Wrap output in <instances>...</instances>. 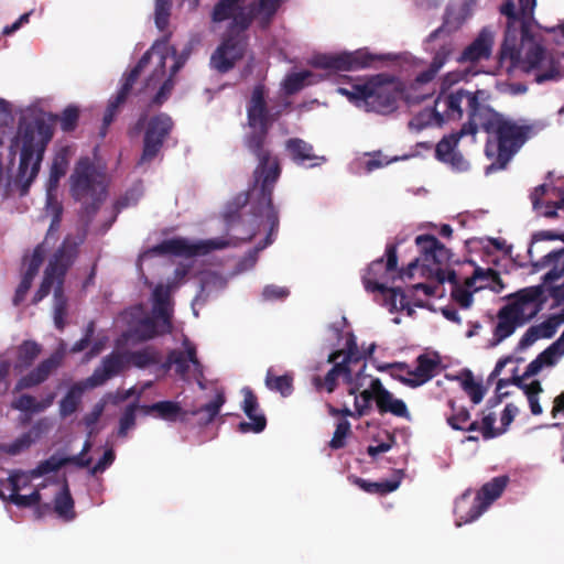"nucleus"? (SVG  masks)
Listing matches in <instances>:
<instances>
[{
  "label": "nucleus",
  "mask_w": 564,
  "mask_h": 564,
  "mask_svg": "<svg viewBox=\"0 0 564 564\" xmlns=\"http://www.w3.org/2000/svg\"><path fill=\"white\" fill-rule=\"evenodd\" d=\"M270 130H249L243 137V147L257 161L252 172V184L247 192L240 193L234 202L235 209L224 214L229 230L241 240L250 241L267 227V236L259 249H264L274 240L278 234L280 219L279 212L273 205L272 194L279 181L282 167L279 158L271 149Z\"/></svg>",
  "instance_id": "1"
},
{
  "label": "nucleus",
  "mask_w": 564,
  "mask_h": 564,
  "mask_svg": "<svg viewBox=\"0 0 564 564\" xmlns=\"http://www.w3.org/2000/svg\"><path fill=\"white\" fill-rule=\"evenodd\" d=\"M484 101V90L469 91L460 88L456 93L440 98L437 105L441 102L445 105L444 113L447 119H462L463 105L471 107V116L477 131L481 128L489 134L485 153L491 163L486 167V173H492L507 167L529 139L532 128L507 119Z\"/></svg>",
  "instance_id": "2"
},
{
  "label": "nucleus",
  "mask_w": 564,
  "mask_h": 564,
  "mask_svg": "<svg viewBox=\"0 0 564 564\" xmlns=\"http://www.w3.org/2000/svg\"><path fill=\"white\" fill-rule=\"evenodd\" d=\"M518 1L519 9L516 8L513 0H507L500 7V13L507 18V24L498 62L508 73L513 69L531 73L541 68L545 59V48L531 31L536 0Z\"/></svg>",
  "instance_id": "3"
},
{
  "label": "nucleus",
  "mask_w": 564,
  "mask_h": 564,
  "mask_svg": "<svg viewBox=\"0 0 564 564\" xmlns=\"http://www.w3.org/2000/svg\"><path fill=\"white\" fill-rule=\"evenodd\" d=\"M210 19L214 23L230 20L220 44L210 57V66L218 73L226 74L245 56L251 15L248 14L245 0H218L213 8Z\"/></svg>",
  "instance_id": "4"
},
{
  "label": "nucleus",
  "mask_w": 564,
  "mask_h": 564,
  "mask_svg": "<svg viewBox=\"0 0 564 564\" xmlns=\"http://www.w3.org/2000/svg\"><path fill=\"white\" fill-rule=\"evenodd\" d=\"M337 91L347 97L349 101L367 111L387 115L397 109L400 91L395 88L393 78L377 74L358 79L349 87H338Z\"/></svg>",
  "instance_id": "5"
},
{
  "label": "nucleus",
  "mask_w": 564,
  "mask_h": 564,
  "mask_svg": "<svg viewBox=\"0 0 564 564\" xmlns=\"http://www.w3.org/2000/svg\"><path fill=\"white\" fill-rule=\"evenodd\" d=\"M21 137L18 177L22 181L21 194L24 195L40 172L44 152L53 138V128L45 119L37 118L22 128Z\"/></svg>",
  "instance_id": "6"
},
{
  "label": "nucleus",
  "mask_w": 564,
  "mask_h": 564,
  "mask_svg": "<svg viewBox=\"0 0 564 564\" xmlns=\"http://www.w3.org/2000/svg\"><path fill=\"white\" fill-rule=\"evenodd\" d=\"M386 257L373 260L367 268L362 275V283L368 292L381 293L390 303L391 311L403 310L408 306L406 296L400 288H391L390 283H393L397 275H401L405 270L398 272V248L397 245L390 243L386 247Z\"/></svg>",
  "instance_id": "7"
},
{
  "label": "nucleus",
  "mask_w": 564,
  "mask_h": 564,
  "mask_svg": "<svg viewBox=\"0 0 564 564\" xmlns=\"http://www.w3.org/2000/svg\"><path fill=\"white\" fill-rule=\"evenodd\" d=\"M160 359L159 350L152 346H147L139 350L112 351L101 359L100 365L87 378V384L91 388L100 387L108 380L119 376L130 366L145 369L158 365Z\"/></svg>",
  "instance_id": "8"
},
{
  "label": "nucleus",
  "mask_w": 564,
  "mask_h": 564,
  "mask_svg": "<svg viewBox=\"0 0 564 564\" xmlns=\"http://www.w3.org/2000/svg\"><path fill=\"white\" fill-rule=\"evenodd\" d=\"M69 183L75 200L82 202L88 198L91 200L85 203L83 208L88 217H93L106 198L105 175L97 170L89 158H82L76 163Z\"/></svg>",
  "instance_id": "9"
},
{
  "label": "nucleus",
  "mask_w": 564,
  "mask_h": 564,
  "mask_svg": "<svg viewBox=\"0 0 564 564\" xmlns=\"http://www.w3.org/2000/svg\"><path fill=\"white\" fill-rule=\"evenodd\" d=\"M173 128L174 122L165 112H160L150 118L145 113L139 117L135 124L128 131L130 137H134L144 129L143 148L138 162L139 165L150 163L158 156Z\"/></svg>",
  "instance_id": "10"
},
{
  "label": "nucleus",
  "mask_w": 564,
  "mask_h": 564,
  "mask_svg": "<svg viewBox=\"0 0 564 564\" xmlns=\"http://www.w3.org/2000/svg\"><path fill=\"white\" fill-rule=\"evenodd\" d=\"M78 256V245L70 238H65L50 259L44 270L42 282L33 295L32 304L36 305L45 299L53 285H64L65 276Z\"/></svg>",
  "instance_id": "11"
},
{
  "label": "nucleus",
  "mask_w": 564,
  "mask_h": 564,
  "mask_svg": "<svg viewBox=\"0 0 564 564\" xmlns=\"http://www.w3.org/2000/svg\"><path fill=\"white\" fill-rule=\"evenodd\" d=\"M159 48L158 44H154L150 50H148L138 61L135 66L127 74H124L122 78V84L117 91L116 95H113L106 107L104 117H102V124L100 127L99 134L101 138H105L108 133V129L110 124L115 121L119 112L121 111V108L127 102L128 97L131 94V90L133 88V85L137 83L138 78L140 77L142 70L149 65L151 61L152 53L155 52Z\"/></svg>",
  "instance_id": "12"
},
{
  "label": "nucleus",
  "mask_w": 564,
  "mask_h": 564,
  "mask_svg": "<svg viewBox=\"0 0 564 564\" xmlns=\"http://www.w3.org/2000/svg\"><path fill=\"white\" fill-rule=\"evenodd\" d=\"M440 364L438 355L431 357L427 354H421L416 358L415 369H410L405 362H393L379 367V370L389 369L392 378L408 387L416 388L436 375Z\"/></svg>",
  "instance_id": "13"
},
{
  "label": "nucleus",
  "mask_w": 564,
  "mask_h": 564,
  "mask_svg": "<svg viewBox=\"0 0 564 564\" xmlns=\"http://www.w3.org/2000/svg\"><path fill=\"white\" fill-rule=\"evenodd\" d=\"M392 59L390 54L377 55L367 48L339 54H321L314 57L313 65L329 70H358L368 68L377 61Z\"/></svg>",
  "instance_id": "14"
},
{
  "label": "nucleus",
  "mask_w": 564,
  "mask_h": 564,
  "mask_svg": "<svg viewBox=\"0 0 564 564\" xmlns=\"http://www.w3.org/2000/svg\"><path fill=\"white\" fill-rule=\"evenodd\" d=\"M509 481L508 476H498L482 485L473 500L471 506L465 512L467 494H464L456 502L455 511L465 523L478 519L482 512L503 492Z\"/></svg>",
  "instance_id": "15"
},
{
  "label": "nucleus",
  "mask_w": 564,
  "mask_h": 564,
  "mask_svg": "<svg viewBox=\"0 0 564 564\" xmlns=\"http://www.w3.org/2000/svg\"><path fill=\"white\" fill-rule=\"evenodd\" d=\"M465 110L468 116L467 122L457 132L444 135L435 147V158L443 163L449 164L457 171H466L469 166L463 154L456 151L459 140L465 135L475 138L477 134V127L471 116V107L465 105Z\"/></svg>",
  "instance_id": "16"
},
{
  "label": "nucleus",
  "mask_w": 564,
  "mask_h": 564,
  "mask_svg": "<svg viewBox=\"0 0 564 564\" xmlns=\"http://www.w3.org/2000/svg\"><path fill=\"white\" fill-rule=\"evenodd\" d=\"M267 95L263 84H257L252 89L247 102V123L250 130L264 128L270 130L272 124L281 117L283 110L290 105L286 101L280 108H269Z\"/></svg>",
  "instance_id": "17"
},
{
  "label": "nucleus",
  "mask_w": 564,
  "mask_h": 564,
  "mask_svg": "<svg viewBox=\"0 0 564 564\" xmlns=\"http://www.w3.org/2000/svg\"><path fill=\"white\" fill-rule=\"evenodd\" d=\"M415 243L420 249L421 257L410 262L406 272H402L401 275L412 276L413 270L419 267L420 262H422V267L431 274L435 272V268H442V265L451 260V250L435 236L427 234L420 235L415 238Z\"/></svg>",
  "instance_id": "18"
},
{
  "label": "nucleus",
  "mask_w": 564,
  "mask_h": 564,
  "mask_svg": "<svg viewBox=\"0 0 564 564\" xmlns=\"http://www.w3.org/2000/svg\"><path fill=\"white\" fill-rule=\"evenodd\" d=\"M539 311L536 306L531 314L522 316V311L516 303H507L497 313V324L492 330V338L488 343V347H496L505 339L510 337L518 327L523 326Z\"/></svg>",
  "instance_id": "19"
},
{
  "label": "nucleus",
  "mask_w": 564,
  "mask_h": 564,
  "mask_svg": "<svg viewBox=\"0 0 564 564\" xmlns=\"http://www.w3.org/2000/svg\"><path fill=\"white\" fill-rule=\"evenodd\" d=\"M225 242L219 240H207L198 243H192L185 238L165 239L156 245L153 250L160 254H172L177 257L192 258L206 254L215 249L225 247Z\"/></svg>",
  "instance_id": "20"
},
{
  "label": "nucleus",
  "mask_w": 564,
  "mask_h": 564,
  "mask_svg": "<svg viewBox=\"0 0 564 564\" xmlns=\"http://www.w3.org/2000/svg\"><path fill=\"white\" fill-rule=\"evenodd\" d=\"M183 346L185 350H170L162 367L164 369H170L172 366H175V372L182 378H185L188 375L189 365L194 367L195 371L202 373L203 366L198 360L195 345L185 337Z\"/></svg>",
  "instance_id": "21"
},
{
  "label": "nucleus",
  "mask_w": 564,
  "mask_h": 564,
  "mask_svg": "<svg viewBox=\"0 0 564 564\" xmlns=\"http://www.w3.org/2000/svg\"><path fill=\"white\" fill-rule=\"evenodd\" d=\"M45 248L43 243L37 245L30 257L25 256L23 259L26 270L22 275V279L15 290L13 296V305L19 306L25 299L30 291L33 280L39 273V270L44 261Z\"/></svg>",
  "instance_id": "22"
},
{
  "label": "nucleus",
  "mask_w": 564,
  "mask_h": 564,
  "mask_svg": "<svg viewBox=\"0 0 564 564\" xmlns=\"http://www.w3.org/2000/svg\"><path fill=\"white\" fill-rule=\"evenodd\" d=\"M341 355V350L333 351L327 358V362L333 364V367L324 377L313 376L312 384L317 392L333 393L338 387L339 378L341 377L345 380V376H350V367H346L345 362H338Z\"/></svg>",
  "instance_id": "23"
},
{
  "label": "nucleus",
  "mask_w": 564,
  "mask_h": 564,
  "mask_svg": "<svg viewBox=\"0 0 564 564\" xmlns=\"http://www.w3.org/2000/svg\"><path fill=\"white\" fill-rule=\"evenodd\" d=\"M495 43L494 32L489 28L480 30L476 39L467 45L458 57L459 63H478L489 59Z\"/></svg>",
  "instance_id": "24"
},
{
  "label": "nucleus",
  "mask_w": 564,
  "mask_h": 564,
  "mask_svg": "<svg viewBox=\"0 0 564 564\" xmlns=\"http://www.w3.org/2000/svg\"><path fill=\"white\" fill-rule=\"evenodd\" d=\"M63 356L59 352L52 354L48 358L41 361L33 370L25 376L21 377L17 384L15 390H24L36 387L48 379L62 364Z\"/></svg>",
  "instance_id": "25"
},
{
  "label": "nucleus",
  "mask_w": 564,
  "mask_h": 564,
  "mask_svg": "<svg viewBox=\"0 0 564 564\" xmlns=\"http://www.w3.org/2000/svg\"><path fill=\"white\" fill-rule=\"evenodd\" d=\"M63 356L59 352L52 354L48 358L41 361L33 370L25 376L21 377L17 384L15 390H24L36 387L48 379L62 364Z\"/></svg>",
  "instance_id": "26"
},
{
  "label": "nucleus",
  "mask_w": 564,
  "mask_h": 564,
  "mask_svg": "<svg viewBox=\"0 0 564 564\" xmlns=\"http://www.w3.org/2000/svg\"><path fill=\"white\" fill-rule=\"evenodd\" d=\"M242 410L251 422H240L238 431L241 433H261L267 426V417L263 413H258L259 402L257 395L250 388H245Z\"/></svg>",
  "instance_id": "27"
},
{
  "label": "nucleus",
  "mask_w": 564,
  "mask_h": 564,
  "mask_svg": "<svg viewBox=\"0 0 564 564\" xmlns=\"http://www.w3.org/2000/svg\"><path fill=\"white\" fill-rule=\"evenodd\" d=\"M173 324L171 319L145 316L138 321L132 329L133 336L140 341H147L159 336L171 334Z\"/></svg>",
  "instance_id": "28"
},
{
  "label": "nucleus",
  "mask_w": 564,
  "mask_h": 564,
  "mask_svg": "<svg viewBox=\"0 0 564 564\" xmlns=\"http://www.w3.org/2000/svg\"><path fill=\"white\" fill-rule=\"evenodd\" d=\"M140 410L144 414H155L156 417L167 422L188 423L189 421V411L183 409L175 401H159L149 405H141Z\"/></svg>",
  "instance_id": "29"
},
{
  "label": "nucleus",
  "mask_w": 564,
  "mask_h": 564,
  "mask_svg": "<svg viewBox=\"0 0 564 564\" xmlns=\"http://www.w3.org/2000/svg\"><path fill=\"white\" fill-rule=\"evenodd\" d=\"M373 388L377 394L376 405L380 414L391 413L399 417H410V413L404 401L395 399L393 394L383 387L379 378H373Z\"/></svg>",
  "instance_id": "30"
},
{
  "label": "nucleus",
  "mask_w": 564,
  "mask_h": 564,
  "mask_svg": "<svg viewBox=\"0 0 564 564\" xmlns=\"http://www.w3.org/2000/svg\"><path fill=\"white\" fill-rule=\"evenodd\" d=\"M286 151L291 159L299 165L314 167L318 166L326 161L324 156H318L314 153L313 145L300 138H291L285 143Z\"/></svg>",
  "instance_id": "31"
},
{
  "label": "nucleus",
  "mask_w": 564,
  "mask_h": 564,
  "mask_svg": "<svg viewBox=\"0 0 564 564\" xmlns=\"http://www.w3.org/2000/svg\"><path fill=\"white\" fill-rule=\"evenodd\" d=\"M454 50L449 39H445L440 47L435 51L433 59L427 69L417 74L415 80L419 84H427L432 82L440 69L444 66Z\"/></svg>",
  "instance_id": "32"
},
{
  "label": "nucleus",
  "mask_w": 564,
  "mask_h": 564,
  "mask_svg": "<svg viewBox=\"0 0 564 564\" xmlns=\"http://www.w3.org/2000/svg\"><path fill=\"white\" fill-rule=\"evenodd\" d=\"M225 402V393L223 391H218L215 398L208 403L202 405L200 408L188 410L189 417L197 416V424L202 427L207 426L219 414L220 409Z\"/></svg>",
  "instance_id": "33"
},
{
  "label": "nucleus",
  "mask_w": 564,
  "mask_h": 564,
  "mask_svg": "<svg viewBox=\"0 0 564 564\" xmlns=\"http://www.w3.org/2000/svg\"><path fill=\"white\" fill-rule=\"evenodd\" d=\"M75 502L72 497L67 480L64 481L61 490L54 497V511L64 521H72L76 518Z\"/></svg>",
  "instance_id": "34"
},
{
  "label": "nucleus",
  "mask_w": 564,
  "mask_h": 564,
  "mask_svg": "<svg viewBox=\"0 0 564 564\" xmlns=\"http://www.w3.org/2000/svg\"><path fill=\"white\" fill-rule=\"evenodd\" d=\"M281 0H259L248 4V14L251 15V23L256 18L260 19L261 26L265 28L280 7Z\"/></svg>",
  "instance_id": "35"
},
{
  "label": "nucleus",
  "mask_w": 564,
  "mask_h": 564,
  "mask_svg": "<svg viewBox=\"0 0 564 564\" xmlns=\"http://www.w3.org/2000/svg\"><path fill=\"white\" fill-rule=\"evenodd\" d=\"M348 479L364 490L367 494L371 495H387L394 490H397L400 486V480H382V481H370L357 476H349Z\"/></svg>",
  "instance_id": "36"
},
{
  "label": "nucleus",
  "mask_w": 564,
  "mask_h": 564,
  "mask_svg": "<svg viewBox=\"0 0 564 564\" xmlns=\"http://www.w3.org/2000/svg\"><path fill=\"white\" fill-rule=\"evenodd\" d=\"M152 313L158 318H167L172 321L173 310L171 307V291L169 286L159 284L153 290V310Z\"/></svg>",
  "instance_id": "37"
},
{
  "label": "nucleus",
  "mask_w": 564,
  "mask_h": 564,
  "mask_svg": "<svg viewBox=\"0 0 564 564\" xmlns=\"http://www.w3.org/2000/svg\"><path fill=\"white\" fill-rule=\"evenodd\" d=\"M68 169V159L66 152L63 150L58 152L51 165L48 180L46 183L47 195L51 196L58 187L61 178L66 174Z\"/></svg>",
  "instance_id": "38"
},
{
  "label": "nucleus",
  "mask_w": 564,
  "mask_h": 564,
  "mask_svg": "<svg viewBox=\"0 0 564 564\" xmlns=\"http://www.w3.org/2000/svg\"><path fill=\"white\" fill-rule=\"evenodd\" d=\"M564 257V247L561 249L552 250L545 256H543L540 260L533 263L535 270L544 269L551 264H556ZM563 270L558 269L556 265L552 268L547 273H545L543 281L545 283H550L558 280L562 276Z\"/></svg>",
  "instance_id": "39"
},
{
  "label": "nucleus",
  "mask_w": 564,
  "mask_h": 564,
  "mask_svg": "<svg viewBox=\"0 0 564 564\" xmlns=\"http://www.w3.org/2000/svg\"><path fill=\"white\" fill-rule=\"evenodd\" d=\"M54 286L53 319L58 330H64L68 310V300L64 292V285Z\"/></svg>",
  "instance_id": "40"
},
{
  "label": "nucleus",
  "mask_w": 564,
  "mask_h": 564,
  "mask_svg": "<svg viewBox=\"0 0 564 564\" xmlns=\"http://www.w3.org/2000/svg\"><path fill=\"white\" fill-rule=\"evenodd\" d=\"M459 79H460V75L458 73H448L444 76V78L442 80V95H440L437 97V99L435 100V106L431 110V113H430L434 118L435 123L437 126H442L444 122L451 120V119H447L444 113L445 105L443 102L437 105V101L440 100V98H444V97L448 96V94L444 95V90L449 88L453 84L457 83ZM456 91L457 90L452 91V94L456 93ZM449 95H451V93H449Z\"/></svg>",
  "instance_id": "41"
},
{
  "label": "nucleus",
  "mask_w": 564,
  "mask_h": 564,
  "mask_svg": "<svg viewBox=\"0 0 564 564\" xmlns=\"http://www.w3.org/2000/svg\"><path fill=\"white\" fill-rule=\"evenodd\" d=\"M84 387L80 383L73 384L65 397L59 401V415L67 417L75 413L82 402Z\"/></svg>",
  "instance_id": "42"
},
{
  "label": "nucleus",
  "mask_w": 564,
  "mask_h": 564,
  "mask_svg": "<svg viewBox=\"0 0 564 564\" xmlns=\"http://www.w3.org/2000/svg\"><path fill=\"white\" fill-rule=\"evenodd\" d=\"M42 346L34 340H24L18 347L17 368L26 369L33 365L40 356Z\"/></svg>",
  "instance_id": "43"
},
{
  "label": "nucleus",
  "mask_w": 564,
  "mask_h": 564,
  "mask_svg": "<svg viewBox=\"0 0 564 564\" xmlns=\"http://www.w3.org/2000/svg\"><path fill=\"white\" fill-rule=\"evenodd\" d=\"M265 386L269 390L279 392L282 397H289L294 390L293 376L290 373L275 376L271 370H268Z\"/></svg>",
  "instance_id": "44"
},
{
  "label": "nucleus",
  "mask_w": 564,
  "mask_h": 564,
  "mask_svg": "<svg viewBox=\"0 0 564 564\" xmlns=\"http://www.w3.org/2000/svg\"><path fill=\"white\" fill-rule=\"evenodd\" d=\"M447 405L451 409V413L446 416L447 424L453 430H464V425L470 421L469 410L466 406L457 405L456 401L453 399L447 401Z\"/></svg>",
  "instance_id": "45"
},
{
  "label": "nucleus",
  "mask_w": 564,
  "mask_h": 564,
  "mask_svg": "<svg viewBox=\"0 0 564 564\" xmlns=\"http://www.w3.org/2000/svg\"><path fill=\"white\" fill-rule=\"evenodd\" d=\"M372 400L377 402V394L373 388V379H371L369 388L360 391L359 395L355 398L354 405L358 416H365L370 412Z\"/></svg>",
  "instance_id": "46"
},
{
  "label": "nucleus",
  "mask_w": 564,
  "mask_h": 564,
  "mask_svg": "<svg viewBox=\"0 0 564 564\" xmlns=\"http://www.w3.org/2000/svg\"><path fill=\"white\" fill-rule=\"evenodd\" d=\"M53 120H58L64 132H72L76 129L79 120V109L74 105L67 106L61 116L51 115Z\"/></svg>",
  "instance_id": "47"
},
{
  "label": "nucleus",
  "mask_w": 564,
  "mask_h": 564,
  "mask_svg": "<svg viewBox=\"0 0 564 564\" xmlns=\"http://www.w3.org/2000/svg\"><path fill=\"white\" fill-rule=\"evenodd\" d=\"M172 0H155L154 2V21L160 31H164L170 22Z\"/></svg>",
  "instance_id": "48"
},
{
  "label": "nucleus",
  "mask_w": 564,
  "mask_h": 564,
  "mask_svg": "<svg viewBox=\"0 0 564 564\" xmlns=\"http://www.w3.org/2000/svg\"><path fill=\"white\" fill-rule=\"evenodd\" d=\"M65 466V460L56 455H52L50 458L41 462L34 469L29 471L31 478H39L50 473L57 471Z\"/></svg>",
  "instance_id": "49"
},
{
  "label": "nucleus",
  "mask_w": 564,
  "mask_h": 564,
  "mask_svg": "<svg viewBox=\"0 0 564 564\" xmlns=\"http://www.w3.org/2000/svg\"><path fill=\"white\" fill-rule=\"evenodd\" d=\"M351 432V425L347 420H343L337 423L334 435L329 442V447L332 449H340L346 445V437Z\"/></svg>",
  "instance_id": "50"
},
{
  "label": "nucleus",
  "mask_w": 564,
  "mask_h": 564,
  "mask_svg": "<svg viewBox=\"0 0 564 564\" xmlns=\"http://www.w3.org/2000/svg\"><path fill=\"white\" fill-rule=\"evenodd\" d=\"M308 75V72L292 73L288 75L283 82V88L285 93L288 95H293L300 91L304 87L305 79L307 78Z\"/></svg>",
  "instance_id": "51"
},
{
  "label": "nucleus",
  "mask_w": 564,
  "mask_h": 564,
  "mask_svg": "<svg viewBox=\"0 0 564 564\" xmlns=\"http://www.w3.org/2000/svg\"><path fill=\"white\" fill-rule=\"evenodd\" d=\"M343 355L338 359V362H345L346 367H350V364L360 361L364 356L360 354L355 338L351 336L347 339L346 350H341Z\"/></svg>",
  "instance_id": "52"
},
{
  "label": "nucleus",
  "mask_w": 564,
  "mask_h": 564,
  "mask_svg": "<svg viewBox=\"0 0 564 564\" xmlns=\"http://www.w3.org/2000/svg\"><path fill=\"white\" fill-rule=\"evenodd\" d=\"M41 498H42V496H41L40 491L34 490L30 495H20V494L9 495L8 501L14 503L15 506H18L20 508H29V507L37 506L41 501Z\"/></svg>",
  "instance_id": "53"
},
{
  "label": "nucleus",
  "mask_w": 564,
  "mask_h": 564,
  "mask_svg": "<svg viewBox=\"0 0 564 564\" xmlns=\"http://www.w3.org/2000/svg\"><path fill=\"white\" fill-rule=\"evenodd\" d=\"M561 321L556 316H550L546 321L539 325H533L536 329L539 338H552L560 325Z\"/></svg>",
  "instance_id": "54"
},
{
  "label": "nucleus",
  "mask_w": 564,
  "mask_h": 564,
  "mask_svg": "<svg viewBox=\"0 0 564 564\" xmlns=\"http://www.w3.org/2000/svg\"><path fill=\"white\" fill-rule=\"evenodd\" d=\"M463 388L474 404L480 403L484 399L485 390L482 386L476 382L471 376L463 382Z\"/></svg>",
  "instance_id": "55"
},
{
  "label": "nucleus",
  "mask_w": 564,
  "mask_h": 564,
  "mask_svg": "<svg viewBox=\"0 0 564 564\" xmlns=\"http://www.w3.org/2000/svg\"><path fill=\"white\" fill-rule=\"evenodd\" d=\"M12 409L28 413H39L37 401L30 394H21L19 398L13 400L11 404Z\"/></svg>",
  "instance_id": "56"
},
{
  "label": "nucleus",
  "mask_w": 564,
  "mask_h": 564,
  "mask_svg": "<svg viewBox=\"0 0 564 564\" xmlns=\"http://www.w3.org/2000/svg\"><path fill=\"white\" fill-rule=\"evenodd\" d=\"M165 58L166 56L164 54L160 55V62L152 74L147 78L144 89L155 88L163 80L165 76Z\"/></svg>",
  "instance_id": "57"
},
{
  "label": "nucleus",
  "mask_w": 564,
  "mask_h": 564,
  "mask_svg": "<svg viewBox=\"0 0 564 564\" xmlns=\"http://www.w3.org/2000/svg\"><path fill=\"white\" fill-rule=\"evenodd\" d=\"M138 409L137 403L128 405L120 417L119 422V434L126 435L127 431L135 424V410Z\"/></svg>",
  "instance_id": "58"
},
{
  "label": "nucleus",
  "mask_w": 564,
  "mask_h": 564,
  "mask_svg": "<svg viewBox=\"0 0 564 564\" xmlns=\"http://www.w3.org/2000/svg\"><path fill=\"white\" fill-rule=\"evenodd\" d=\"M540 295L539 289H530V290H523L518 293L517 299L512 302L519 305V307L522 311V316L525 315V307L528 304L534 303L538 301Z\"/></svg>",
  "instance_id": "59"
},
{
  "label": "nucleus",
  "mask_w": 564,
  "mask_h": 564,
  "mask_svg": "<svg viewBox=\"0 0 564 564\" xmlns=\"http://www.w3.org/2000/svg\"><path fill=\"white\" fill-rule=\"evenodd\" d=\"M24 477L25 473L21 469H14L10 473L9 477L6 479L7 485H9L11 489L10 495L19 494L22 487L29 485L31 478L30 476L29 478L26 477L25 480L21 484V479Z\"/></svg>",
  "instance_id": "60"
},
{
  "label": "nucleus",
  "mask_w": 564,
  "mask_h": 564,
  "mask_svg": "<svg viewBox=\"0 0 564 564\" xmlns=\"http://www.w3.org/2000/svg\"><path fill=\"white\" fill-rule=\"evenodd\" d=\"M173 87H174V82L171 77L164 79L162 82L158 93L152 98L151 105L161 106L163 102H165L167 100V98L170 97Z\"/></svg>",
  "instance_id": "61"
},
{
  "label": "nucleus",
  "mask_w": 564,
  "mask_h": 564,
  "mask_svg": "<svg viewBox=\"0 0 564 564\" xmlns=\"http://www.w3.org/2000/svg\"><path fill=\"white\" fill-rule=\"evenodd\" d=\"M560 346L563 347V351H564V339H562V335L555 343H553L550 347H547L545 350H543L541 354H539L536 358L543 364V366L553 365L556 349Z\"/></svg>",
  "instance_id": "62"
},
{
  "label": "nucleus",
  "mask_w": 564,
  "mask_h": 564,
  "mask_svg": "<svg viewBox=\"0 0 564 564\" xmlns=\"http://www.w3.org/2000/svg\"><path fill=\"white\" fill-rule=\"evenodd\" d=\"M452 296L463 308H468L473 304V293L460 285L453 289Z\"/></svg>",
  "instance_id": "63"
},
{
  "label": "nucleus",
  "mask_w": 564,
  "mask_h": 564,
  "mask_svg": "<svg viewBox=\"0 0 564 564\" xmlns=\"http://www.w3.org/2000/svg\"><path fill=\"white\" fill-rule=\"evenodd\" d=\"M290 291L286 288L278 286V285H267L262 291V296L264 300L273 301V300H284L289 296Z\"/></svg>",
  "instance_id": "64"
}]
</instances>
